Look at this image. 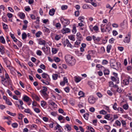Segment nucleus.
Wrapping results in <instances>:
<instances>
[{"label":"nucleus","mask_w":132,"mask_h":132,"mask_svg":"<svg viewBox=\"0 0 132 132\" xmlns=\"http://www.w3.org/2000/svg\"><path fill=\"white\" fill-rule=\"evenodd\" d=\"M64 58L65 61L68 65L70 67L74 66L75 64L76 60L71 55H66Z\"/></svg>","instance_id":"nucleus-1"},{"label":"nucleus","mask_w":132,"mask_h":132,"mask_svg":"<svg viewBox=\"0 0 132 132\" xmlns=\"http://www.w3.org/2000/svg\"><path fill=\"white\" fill-rule=\"evenodd\" d=\"M110 65L111 67L116 70L121 68V64L119 62H116L113 59H111L110 61Z\"/></svg>","instance_id":"nucleus-2"},{"label":"nucleus","mask_w":132,"mask_h":132,"mask_svg":"<svg viewBox=\"0 0 132 132\" xmlns=\"http://www.w3.org/2000/svg\"><path fill=\"white\" fill-rule=\"evenodd\" d=\"M42 76L43 78L45 79V80L42 79L41 81L43 84L47 85H49V82L50 81L49 76L44 72L42 74Z\"/></svg>","instance_id":"nucleus-3"},{"label":"nucleus","mask_w":132,"mask_h":132,"mask_svg":"<svg viewBox=\"0 0 132 132\" xmlns=\"http://www.w3.org/2000/svg\"><path fill=\"white\" fill-rule=\"evenodd\" d=\"M62 23L64 25V27H65L66 25H68L70 23V21L68 19H65L63 18L61 19Z\"/></svg>","instance_id":"nucleus-4"},{"label":"nucleus","mask_w":132,"mask_h":132,"mask_svg":"<svg viewBox=\"0 0 132 132\" xmlns=\"http://www.w3.org/2000/svg\"><path fill=\"white\" fill-rule=\"evenodd\" d=\"M96 99L95 98L92 96H90L88 98V101L90 104H93L95 102Z\"/></svg>","instance_id":"nucleus-5"},{"label":"nucleus","mask_w":132,"mask_h":132,"mask_svg":"<svg viewBox=\"0 0 132 132\" xmlns=\"http://www.w3.org/2000/svg\"><path fill=\"white\" fill-rule=\"evenodd\" d=\"M47 90V89L46 87L43 86L42 87V89L41 91L42 93L43 94L44 96L47 97L48 95L46 93V92Z\"/></svg>","instance_id":"nucleus-6"},{"label":"nucleus","mask_w":132,"mask_h":132,"mask_svg":"<svg viewBox=\"0 0 132 132\" xmlns=\"http://www.w3.org/2000/svg\"><path fill=\"white\" fill-rule=\"evenodd\" d=\"M121 27L123 28H125L127 27V22L126 20H124L123 22L120 24Z\"/></svg>","instance_id":"nucleus-7"},{"label":"nucleus","mask_w":132,"mask_h":132,"mask_svg":"<svg viewBox=\"0 0 132 132\" xmlns=\"http://www.w3.org/2000/svg\"><path fill=\"white\" fill-rule=\"evenodd\" d=\"M5 78L7 79V83L8 84H11L12 83L11 80L10 79L8 74L6 73L5 75Z\"/></svg>","instance_id":"nucleus-8"},{"label":"nucleus","mask_w":132,"mask_h":132,"mask_svg":"<svg viewBox=\"0 0 132 132\" xmlns=\"http://www.w3.org/2000/svg\"><path fill=\"white\" fill-rule=\"evenodd\" d=\"M46 41L41 38L38 39V43L40 45H45L46 44Z\"/></svg>","instance_id":"nucleus-9"},{"label":"nucleus","mask_w":132,"mask_h":132,"mask_svg":"<svg viewBox=\"0 0 132 132\" xmlns=\"http://www.w3.org/2000/svg\"><path fill=\"white\" fill-rule=\"evenodd\" d=\"M64 46H65L66 45L67 47L71 48V45L67 39L65 40L64 42Z\"/></svg>","instance_id":"nucleus-10"},{"label":"nucleus","mask_w":132,"mask_h":132,"mask_svg":"<svg viewBox=\"0 0 132 132\" xmlns=\"http://www.w3.org/2000/svg\"><path fill=\"white\" fill-rule=\"evenodd\" d=\"M129 78L128 79H126L123 80L122 82V83L124 85H128L129 82H130Z\"/></svg>","instance_id":"nucleus-11"},{"label":"nucleus","mask_w":132,"mask_h":132,"mask_svg":"<svg viewBox=\"0 0 132 132\" xmlns=\"http://www.w3.org/2000/svg\"><path fill=\"white\" fill-rule=\"evenodd\" d=\"M70 32V30L68 28H66L65 27L63 28L62 30V32L63 34L69 32Z\"/></svg>","instance_id":"nucleus-12"},{"label":"nucleus","mask_w":132,"mask_h":132,"mask_svg":"<svg viewBox=\"0 0 132 132\" xmlns=\"http://www.w3.org/2000/svg\"><path fill=\"white\" fill-rule=\"evenodd\" d=\"M49 105H51L54 108H56L57 105L54 102H53L52 100H50L48 102Z\"/></svg>","instance_id":"nucleus-13"},{"label":"nucleus","mask_w":132,"mask_h":132,"mask_svg":"<svg viewBox=\"0 0 132 132\" xmlns=\"http://www.w3.org/2000/svg\"><path fill=\"white\" fill-rule=\"evenodd\" d=\"M111 79L112 81L115 82L117 84H118L119 83V78L117 77H116L111 76Z\"/></svg>","instance_id":"nucleus-14"},{"label":"nucleus","mask_w":132,"mask_h":132,"mask_svg":"<svg viewBox=\"0 0 132 132\" xmlns=\"http://www.w3.org/2000/svg\"><path fill=\"white\" fill-rule=\"evenodd\" d=\"M42 49L43 50V51L45 53H47V52L48 51L49 49H50V48L48 47L44 46V47H42Z\"/></svg>","instance_id":"nucleus-15"},{"label":"nucleus","mask_w":132,"mask_h":132,"mask_svg":"<svg viewBox=\"0 0 132 132\" xmlns=\"http://www.w3.org/2000/svg\"><path fill=\"white\" fill-rule=\"evenodd\" d=\"M93 39L94 41L99 42L101 40V38L98 37H96L94 36H92Z\"/></svg>","instance_id":"nucleus-16"},{"label":"nucleus","mask_w":132,"mask_h":132,"mask_svg":"<svg viewBox=\"0 0 132 132\" xmlns=\"http://www.w3.org/2000/svg\"><path fill=\"white\" fill-rule=\"evenodd\" d=\"M23 100L26 102H28L31 100L27 96L25 95L23 97Z\"/></svg>","instance_id":"nucleus-17"},{"label":"nucleus","mask_w":132,"mask_h":132,"mask_svg":"<svg viewBox=\"0 0 132 132\" xmlns=\"http://www.w3.org/2000/svg\"><path fill=\"white\" fill-rule=\"evenodd\" d=\"M75 80L76 82H78L81 80V78L79 77L75 76L74 77Z\"/></svg>","instance_id":"nucleus-18"},{"label":"nucleus","mask_w":132,"mask_h":132,"mask_svg":"<svg viewBox=\"0 0 132 132\" xmlns=\"http://www.w3.org/2000/svg\"><path fill=\"white\" fill-rule=\"evenodd\" d=\"M55 11V9H52L50 10L49 14L50 15L52 16L54 14Z\"/></svg>","instance_id":"nucleus-19"},{"label":"nucleus","mask_w":132,"mask_h":132,"mask_svg":"<svg viewBox=\"0 0 132 132\" xmlns=\"http://www.w3.org/2000/svg\"><path fill=\"white\" fill-rule=\"evenodd\" d=\"M0 42L3 44H5V39L3 36L0 37Z\"/></svg>","instance_id":"nucleus-20"},{"label":"nucleus","mask_w":132,"mask_h":132,"mask_svg":"<svg viewBox=\"0 0 132 132\" xmlns=\"http://www.w3.org/2000/svg\"><path fill=\"white\" fill-rule=\"evenodd\" d=\"M130 37H128L126 36L125 39L123 40V42L125 43H128L130 42Z\"/></svg>","instance_id":"nucleus-21"},{"label":"nucleus","mask_w":132,"mask_h":132,"mask_svg":"<svg viewBox=\"0 0 132 132\" xmlns=\"http://www.w3.org/2000/svg\"><path fill=\"white\" fill-rule=\"evenodd\" d=\"M110 114H107L106 115L105 117L104 118L106 119L110 120L112 119V118H110Z\"/></svg>","instance_id":"nucleus-22"},{"label":"nucleus","mask_w":132,"mask_h":132,"mask_svg":"<svg viewBox=\"0 0 132 132\" xmlns=\"http://www.w3.org/2000/svg\"><path fill=\"white\" fill-rule=\"evenodd\" d=\"M80 40H78L77 41L75 44V46L76 47H78V45L80 44Z\"/></svg>","instance_id":"nucleus-23"},{"label":"nucleus","mask_w":132,"mask_h":132,"mask_svg":"<svg viewBox=\"0 0 132 132\" xmlns=\"http://www.w3.org/2000/svg\"><path fill=\"white\" fill-rule=\"evenodd\" d=\"M43 31L44 32L49 33L50 32V31L49 29L45 27L43 28Z\"/></svg>","instance_id":"nucleus-24"},{"label":"nucleus","mask_w":132,"mask_h":132,"mask_svg":"<svg viewBox=\"0 0 132 132\" xmlns=\"http://www.w3.org/2000/svg\"><path fill=\"white\" fill-rule=\"evenodd\" d=\"M61 126L58 124H57L55 127V130L58 129L59 132H61Z\"/></svg>","instance_id":"nucleus-25"},{"label":"nucleus","mask_w":132,"mask_h":132,"mask_svg":"<svg viewBox=\"0 0 132 132\" xmlns=\"http://www.w3.org/2000/svg\"><path fill=\"white\" fill-rule=\"evenodd\" d=\"M109 71L108 69H105L104 71V73L105 75H108L109 73Z\"/></svg>","instance_id":"nucleus-26"},{"label":"nucleus","mask_w":132,"mask_h":132,"mask_svg":"<svg viewBox=\"0 0 132 132\" xmlns=\"http://www.w3.org/2000/svg\"><path fill=\"white\" fill-rule=\"evenodd\" d=\"M111 45H108L107 47V51L109 53L110 52V50L111 48Z\"/></svg>","instance_id":"nucleus-27"},{"label":"nucleus","mask_w":132,"mask_h":132,"mask_svg":"<svg viewBox=\"0 0 132 132\" xmlns=\"http://www.w3.org/2000/svg\"><path fill=\"white\" fill-rule=\"evenodd\" d=\"M58 76V75L57 74H53L52 75V78L54 80H56L57 79Z\"/></svg>","instance_id":"nucleus-28"},{"label":"nucleus","mask_w":132,"mask_h":132,"mask_svg":"<svg viewBox=\"0 0 132 132\" xmlns=\"http://www.w3.org/2000/svg\"><path fill=\"white\" fill-rule=\"evenodd\" d=\"M7 113L8 114L13 116H15L16 115V114L15 113H12L9 111H7Z\"/></svg>","instance_id":"nucleus-29"},{"label":"nucleus","mask_w":132,"mask_h":132,"mask_svg":"<svg viewBox=\"0 0 132 132\" xmlns=\"http://www.w3.org/2000/svg\"><path fill=\"white\" fill-rule=\"evenodd\" d=\"M89 116V114L86 113L84 114L83 115V117L85 119L87 120L88 119V117Z\"/></svg>","instance_id":"nucleus-30"},{"label":"nucleus","mask_w":132,"mask_h":132,"mask_svg":"<svg viewBox=\"0 0 132 132\" xmlns=\"http://www.w3.org/2000/svg\"><path fill=\"white\" fill-rule=\"evenodd\" d=\"M96 67L98 68L99 70H101L102 69L104 68V67L103 66L99 64H97L96 66Z\"/></svg>","instance_id":"nucleus-31"},{"label":"nucleus","mask_w":132,"mask_h":132,"mask_svg":"<svg viewBox=\"0 0 132 132\" xmlns=\"http://www.w3.org/2000/svg\"><path fill=\"white\" fill-rule=\"evenodd\" d=\"M61 38V36L60 35H56L55 36V39L56 40H59Z\"/></svg>","instance_id":"nucleus-32"},{"label":"nucleus","mask_w":132,"mask_h":132,"mask_svg":"<svg viewBox=\"0 0 132 132\" xmlns=\"http://www.w3.org/2000/svg\"><path fill=\"white\" fill-rule=\"evenodd\" d=\"M4 61L5 63L7 65V67H10V66L9 65H9H8V64H9V63H10V62L8 60H7L6 59H4Z\"/></svg>","instance_id":"nucleus-33"},{"label":"nucleus","mask_w":132,"mask_h":132,"mask_svg":"<svg viewBox=\"0 0 132 132\" xmlns=\"http://www.w3.org/2000/svg\"><path fill=\"white\" fill-rule=\"evenodd\" d=\"M42 33L40 31H38L36 34V37H38L40 36V35L42 34Z\"/></svg>","instance_id":"nucleus-34"},{"label":"nucleus","mask_w":132,"mask_h":132,"mask_svg":"<svg viewBox=\"0 0 132 132\" xmlns=\"http://www.w3.org/2000/svg\"><path fill=\"white\" fill-rule=\"evenodd\" d=\"M116 4V3L114 5L113 7H111L110 6V5H109V4H107L106 6V7L107 8L110 9L111 10L112 9L113 7Z\"/></svg>","instance_id":"nucleus-35"},{"label":"nucleus","mask_w":132,"mask_h":132,"mask_svg":"<svg viewBox=\"0 0 132 132\" xmlns=\"http://www.w3.org/2000/svg\"><path fill=\"white\" fill-rule=\"evenodd\" d=\"M105 29V32H109L110 30H111V28L110 27H106Z\"/></svg>","instance_id":"nucleus-36"},{"label":"nucleus","mask_w":132,"mask_h":132,"mask_svg":"<svg viewBox=\"0 0 132 132\" xmlns=\"http://www.w3.org/2000/svg\"><path fill=\"white\" fill-rule=\"evenodd\" d=\"M46 104V102L44 101H42L41 102V105L43 107H44Z\"/></svg>","instance_id":"nucleus-37"},{"label":"nucleus","mask_w":132,"mask_h":132,"mask_svg":"<svg viewBox=\"0 0 132 132\" xmlns=\"http://www.w3.org/2000/svg\"><path fill=\"white\" fill-rule=\"evenodd\" d=\"M19 16L21 18H23L25 16V15L24 13H19Z\"/></svg>","instance_id":"nucleus-38"},{"label":"nucleus","mask_w":132,"mask_h":132,"mask_svg":"<svg viewBox=\"0 0 132 132\" xmlns=\"http://www.w3.org/2000/svg\"><path fill=\"white\" fill-rule=\"evenodd\" d=\"M27 37V35L25 32H24L22 34V38L23 39H25Z\"/></svg>","instance_id":"nucleus-39"},{"label":"nucleus","mask_w":132,"mask_h":132,"mask_svg":"<svg viewBox=\"0 0 132 132\" xmlns=\"http://www.w3.org/2000/svg\"><path fill=\"white\" fill-rule=\"evenodd\" d=\"M34 111L37 113H39L40 112V110L38 108H34Z\"/></svg>","instance_id":"nucleus-40"},{"label":"nucleus","mask_w":132,"mask_h":132,"mask_svg":"<svg viewBox=\"0 0 132 132\" xmlns=\"http://www.w3.org/2000/svg\"><path fill=\"white\" fill-rule=\"evenodd\" d=\"M66 127L67 129V131H70L71 130V128L70 125H68L66 126Z\"/></svg>","instance_id":"nucleus-41"},{"label":"nucleus","mask_w":132,"mask_h":132,"mask_svg":"<svg viewBox=\"0 0 132 132\" xmlns=\"http://www.w3.org/2000/svg\"><path fill=\"white\" fill-rule=\"evenodd\" d=\"M76 36L78 37V38L79 39V40H81L82 39L81 36L80 35V34L79 32H78L77 33Z\"/></svg>","instance_id":"nucleus-42"},{"label":"nucleus","mask_w":132,"mask_h":132,"mask_svg":"<svg viewBox=\"0 0 132 132\" xmlns=\"http://www.w3.org/2000/svg\"><path fill=\"white\" fill-rule=\"evenodd\" d=\"M78 95L80 96V97H83L84 96V94L82 91H80L78 93Z\"/></svg>","instance_id":"nucleus-43"},{"label":"nucleus","mask_w":132,"mask_h":132,"mask_svg":"<svg viewBox=\"0 0 132 132\" xmlns=\"http://www.w3.org/2000/svg\"><path fill=\"white\" fill-rule=\"evenodd\" d=\"M78 105V107L79 108H81L83 107V104L81 102L79 103Z\"/></svg>","instance_id":"nucleus-44"},{"label":"nucleus","mask_w":132,"mask_h":132,"mask_svg":"<svg viewBox=\"0 0 132 132\" xmlns=\"http://www.w3.org/2000/svg\"><path fill=\"white\" fill-rule=\"evenodd\" d=\"M6 103L9 105H12V103L10 101L9 99H8L6 101Z\"/></svg>","instance_id":"nucleus-45"},{"label":"nucleus","mask_w":132,"mask_h":132,"mask_svg":"<svg viewBox=\"0 0 132 132\" xmlns=\"http://www.w3.org/2000/svg\"><path fill=\"white\" fill-rule=\"evenodd\" d=\"M12 126L14 128H16L18 126V124L17 123H14L12 124Z\"/></svg>","instance_id":"nucleus-46"},{"label":"nucleus","mask_w":132,"mask_h":132,"mask_svg":"<svg viewBox=\"0 0 132 132\" xmlns=\"http://www.w3.org/2000/svg\"><path fill=\"white\" fill-rule=\"evenodd\" d=\"M105 25H103V24H102L101 26V29L102 32H105V29L102 27H103Z\"/></svg>","instance_id":"nucleus-47"},{"label":"nucleus","mask_w":132,"mask_h":132,"mask_svg":"<svg viewBox=\"0 0 132 132\" xmlns=\"http://www.w3.org/2000/svg\"><path fill=\"white\" fill-rule=\"evenodd\" d=\"M4 48L2 47H0V52L2 54H3L4 52Z\"/></svg>","instance_id":"nucleus-48"},{"label":"nucleus","mask_w":132,"mask_h":132,"mask_svg":"<svg viewBox=\"0 0 132 132\" xmlns=\"http://www.w3.org/2000/svg\"><path fill=\"white\" fill-rule=\"evenodd\" d=\"M117 104L116 103H115L114 104L113 106V109L115 110H116L117 109Z\"/></svg>","instance_id":"nucleus-49"},{"label":"nucleus","mask_w":132,"mask_h":132,"mask_svg":"<svg viewBox=\"0 0 132 132\" xmlns=\"http://www.w3.org/2000/svg\"><path fill=\"white\" fill-rule=\"evenodd\" d=\"M96 95L97 96L100 98H101L103 96L102 94L100 93L99 92L97 93Z\"/></svg>","instance_id":"nucleus-50"},{"label":"nucleus","mask_w":132,"mask_h":132,"mask_svg":"<svg viewBox=\"0 0 132 132\" xmlns=\"http://www.w3.org/2000/svg\"><path fill=\"white\" fill-rule=\"evenodd\" d=\"M68 6L67 5L62 6H61V9L62 10H65L67 9Z\"/></svg>","instance_id":"nucleus-51"},{"label":"nucleus","mask_w":132,"mask_h":132,"mask_svg":"<svg viewBox=\"0 0 132 132\" xmlns=\"http://www.w3.org/2000/svg\"><path fill=\"white\" fill-rule=\"evenodd\" d=\"M85 17L84 16H80L78 18V20L81 21V22H82L83 21L82 20H84L85 19Z\"/></svg>","instance_id":"nucleus-52"},{"label":"nucleus","mask_w":132,"mask_h":132,"mask_svg":"<svg viewBox=\"0 0 132 132\" xmlns=\"http://www.w3.org/2000/svg\"><path fill=\"white\" fill-rule=\"evenodd\" d=\"M116 90L119 93H121L122 91V90L121 89V88L119 87Z\"/></svg>","instance_id":"nucleus-53"},{"label":"nucleus","mask_w":132,"mask_h":132,"mask_svg":"<svg viewBox=\"0 0 132 132\" xmlns=\"http://www.w3.org/2000/svg\"><path fill=\"white\" fill-rule=\"evenodd\" d=\"M100 114H106V112L104 110H102L100 111Z\"/></svg>","instance_id":"nucleus-54"},{"label":"nucleus","mask_w":132,"mask_h":132,"mask_svg":"<svg viewBox=\"0 0 132 132\" xmlns=\"http://www.w3.org/2000/svg\"><path fill=\"white\" fill-rule=\"evenodd\" d=\"M123 108L124 109L127 110L128 108V106L127 104H125L123 105Z\"/></svg>","instance_id":"nucleus-55"},{"label":"nucleus","mask_w":132,"mask_h":132,"mask_svg":"<svg viewBox=\"0 0 132 132\" xmlns=\"http://www.w3.org/2000/svg\"><path fill=\"white\" fill-rule=\"evenodd\" d=\"M57 50L56 48H53L52 50V52L54 54H56V53Z\"/></svg>","instance_id":"nucleus-56"},{"label":"nucleus","mask_w":132,"mask_h":132,"mask_svg":"<svg viewBox=\"0 0 132 132\" xmlns=\"http://www.w3.org/2000/svg\"><path fill=\"white\" fill-rule=\"evenodd\" d=\"M92 38L91 36H88L86 38V39L88 41H90L92 40Z\"/></svg>","instance_id":"nucleus-57"},{"label":"nucleus","mask_w":132,"mask_h":132,"mask_svg":"<svg viewBox=\"0 0 132 132\" xmlns=\"http://www.w3.org/2000/svg\"><path fill=\"white\" fill-rule=\"evenodd\" d=\"M42 52L40 51L39 50H38L37 52V54L39 56H40L42 55Z\"/></svg>","instance_id":"nucleus-58"},{"label":"nucleus","mask_w":132,"mask_h":132,"mask_svg":"<svg viewBox=\"0 0 132 132\" xmlns=\"http://www.w3.org/2000/svg\"><path fill=\"white\" fill-rule=\"evenodd\" d=\"M88 129L90 130L91 132H94V130L93 128L91 127H88Z\"/></svg>","instance_id":"nucleus-59"},{"label":"nucleus","mask_w":132,"mask_h":132,"mask_svg":"<svg viewBox=\"0 0 132 132\" xmlns=\"http://www.w3.org/2000/svg\"><path fill=\"white\" fill-rule=\"evenodd\" d=\"M54 60L56 62H58L60 61V59L58 57H54Z\"/></svg>","instance_id":"nucleus-60"},{"label":"nucleus","mask_w":132,"mask_h":132,"mask_svg":"<svg viewBox=\"0 0 132 132\" xmlns=\"http://www.w3.org/2000/svg\"><path fill=\"white\" fill-rule=\"evenodd\" d=\"M17 44L19 47H21L22 46V43L19 41H18L17 42Z\"/></svg>","instance_id":"nucleus-61"},{"label":"nucleus","mask_w":132,"mask_h":132,"mask_svg":"<svg viewBox=\"0 0 132 132\" xmlns=\"http://www.w3.org/2000/svg\"><path fill=\"white\" fill-rule=\"evenodd\" d=\"M6 108V106L5 105H3L0 104V108L2 110L4 109L5 108Z\"/></svg>","instance_id":"nucleus-62"},{"label":"nucleus","mask_w":132,"mask_h":132,"mask_svg":"<svg viewBox=\"0 0 132 132\" xmlns=\"http://www.w3.org/2000/svg\"><path fill=\"white\" fill-rule=\"evenodd\" d=\"M115 39H113V38H111L109 40V42L111 44H112L113 43L114 41V40Z\"/></svg>","instance_id":"nucleus-63"},{"label":"nucleus","mask_w":132,"mask_h":132,"mask_svg":"<svg viewBox=\"0 0 132 132\" xmlns=\"http://www.w3.org/2000/svg\"><path fill=\"white\" fill-rule=\"evenodd\" d=\"M24 112L27 113H29L30 112V110L29 109H26L24 110Z\"/></svg>","instance_id":"nucleus-64"}]
</instances>
